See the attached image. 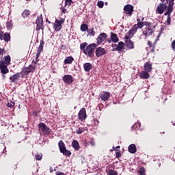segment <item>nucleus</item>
Wrapping results in <instances>:
<instances>
[{"label": "nucleus", "instance_id": "obj_41", "mask_svg": "<svg viewBox=\"0 0 175 175\" xmlns=\"http://www.w3.org/2000/svg\"><path fill=\"white\" fill-rule=\"evenodd\" d=\"M118 173L115 170H111L108 172V175H117Z\"/></svg>", "mask_w": 175, "mask_h": 175}, {"label": "nucleus", "instance_id": "obj_29", "mask_svg": "<svg viewBox=\"0 0 175 175\" xmlns=\"http://www.w3.org/2000/svg\"><path fill=\"white\" fill-rule=\"evenodd\" d=\"M58 146H59V148L60 150V152L63 151V150H65V148H66L65 147V144L64 143V141H62V140H60L59 142Z\"/></svg>", "mask_w": 175, "mask_h": 175}, {"label": "nucleus", "instance_id": "obj_34", "mask_svg": "<svg viewBox=\"0 0 175 175\" xmlns=\"http://www.w3.org/2000/svg\"><path fill=\"white\" fill-rule=\"evenodd\" d=\"M6 27L8 29H12V28H13V23H12V21H8L6 23Z\"/></svg>", "mask_w": 175, "mask_h": 175}, {"label": "nucleus", "instance_id": "obj_2", "mask_svg": "<svg viewBox=\"0 0 175 175\" xmlns=\"http://www.w3.org/2000/svg\"><path fill=\"white\" fill-rule=\"evenodd\" d=\"M10 55H8L4 57V60L0 61V70L3 75H6V73H9V69L8 68V66L10 64Z\"/></svg>", "mask_w": 175, "mask_h": 175}, {"label": "nucleus", "instance_id": "obj_9", "mask_svg": "<svg viewBox=\"0 0 175 175\" xmlns=\"http://www.w3.org/2000/svg\"><path fill=\"white\" fill-rule=\"evenodd\" d=\"M78 118L80 121H84L87 118V112L85 108H81L78 113Z\"/></svg>", "mask_w": 175, "mask_h": 175}, {"label": "nucleus", "instance_id": "obj_52", "mask_svg": "<svg viewBox=\"0 0 175 175\" xmlns=\"http://www.w3.org/2000/svg\"><path fill=\"white\" fill-rule=\"evenodd\" d=\"M113 150L115 151H118V148H120V146H117L116 148H114V147H113Z\"/></svg>", "mask_w": 175, "mask_h": 175}, {"label": "nucleus", "instance_id": "obj_51", "mask_svg": "<svg viewBox=\"0 0 175 175\" xmlns=\"http://www.w3.org/2000/svg\"><path fill=\"white\" fill-rule=\"evenodd\" d=\"M148 46H149V47H152V44L151 43V42H148Z\"/></svg>", "mask_w": 175, "mask_h": 175}, {"label": "nucleus", "instance_id": "obj_8", "mask_svg": "<svg viewBox=\"0 0 175 175\" xmlns=\"http://www.w3.org/2000/svg\"><path fill=\"white\" fill-rule=\"evenodd\" d=\"M144 17H138L137 18V26L138 27V28H139V29H142V28H143V27H146V25H147L148 22H144Z\"/></svg>", "mask_w": 175, "mask_h": 175}, {"label": "nucleus", "instance_id": "obj_26", "mask_svg": "<svg viewBox=\"0 0 175 175\" xmlns=\"http://www.w3.org/2000/svg\"><path fill=\"white\" fill-rule=\"evenodd\" d=\"M135 35V33L130 29L128 33L125 35L124 39H131V38H133V36Z\"/></svg>", "mask_w": 175, "mask_h": 175}, {"label": "nucleus", "instance_id": "obj_35", "mask_svg": "<svg viewBox=\"0 0 175 175\" xmlns=\"http://www.w3.org/2000/svg\"><path fill=\"white\" fill-rule=\"evenodd\" d=\"M83 132H85V128L79 127V128L77 130V135H81V133H83Z\"/></svg>", "mask_w": 175, "mask_h": 175}, {"label": "nucleus", "instance_id": "obj_4", "mask_svg": "<svg viewBox=\"0 0 175 175\" xmlns=\"http://www.w3.org/2000/svg\"><path fill=\"white\" fill-rule=\"evenodd\" d=\"M94 50H95V44H92L83 50V53L88 57H92L94 55Z\"/></svg>", "mask_w": 175, "mask_h": 175}, {"label": "nucleus", "instance_id": "obj_1", "mask_svg": "<svg viewBox=\"0 0 175 175\" xmlns=\"http://www.w3.org/2000/svg\"><path fill=\"white\" fill-rule=\"evenodd\" d=\"M44 45V42L40 41V45L37 51L36 60H33L31 65L24 68L23 71L25 72V73H31V72H35V69H36V64H38V61H39V57H40V54L43 51Z\"/></svg>", "mask_w": 175, "mask_h": 175}, {"label": "nucleus", "instance_id": "obj_59", "mask_svg": "<svg viewBox=\"0 0 175 175\" xmlns=\"http://www.w3.org/2000/svg\"><path fill=\"white\" fill-rule=\"evenodd\" d=\"M108 42L110 43V40H109Z\"/></svg>", "mask_w": 175, "mask_h": 175}, {"label": "nucleus", "instance_id": "obj_11", "mask_svg": "<svg viewBox=\"0 0 175 175\" xmlns=\"http://www.w3.org/2000/svg\"><path fill=\"white\" fill-rule=\"evenodd\" d=\"M107 38V34H106V33H100L97 38V44H102V43L106 40Z\"/></svg>", "mask_w": 175, "mask_h": 175}, {"label": "nucleus", "instance_id": "obj_18", "mask_svg": "<svg viewBox=\"0 0 175 175\" xmlns=\"http://www.w3.org/2000/svg\"><path fill=\"white\" fill-rule=\"evenodd\" d=\"M144 69L145 71L149 72L150 73V72H152V64H151V62H146L144 66Z\"/></svg>", "mask_w": 175, "mask_h": 175}, {"label": "nucleus", "instance_id": "obj_19", "mask_svg": "<svg viewBox=\"0 0 175 175\" xmlns=\"http://www.w3.org/2000/svg\"><path fill=\"white\" fill-rule=\"evenodd\" d=\"M116 49H118V51L119 54H121V53H122L124 49H125V44L124 43V42H122V41L119 42Z\"/></svg>", "mask_w": 175, "mask_h": 175}, {"label": "nucleus", "instance_id": "obj_27", "mask_svg": "<svg viewBox=\"0 0 175 175\" xmlns=\"http://www.w3.org/2000/svg\"><path fill=\"white\" fill-rule=\"evenodd\" d=\"M18 79H20V75L18 74H15L12 77H10V80H11L12 83H16Z\"/></svg>", "mask_w": 175, "mask_h": 175}, {"label": "nucleus", "instance_id": "obj_15", "mask_svg": "<svg viewBox=\"0 0 175 175\" xmlns=\"http://www.w3.org/2000/svg\"><path fill=\"white\" fill-rule=\"evenodd\" d=\"M0 39L1 40H5V42H9L10 40V34L5 33L2 36V31H0Z\"/></svg>", "mask_w": 175, "mask_h": 175}, {"label": "nucleus", "instance_id": "obj_16", "mask_svg": "<svg viewBox=\"0 0 175 175\" xmlns=\"http://www.w3.org/2000/svg\"><path fill=\"white\" fill-rule=\"evenodd\" d=\"M172 12H173V8H171V10H170V8H168L164 14L165 16H167V23L168 25H170V21H171L170 14H172Z\"/></svg>", "mask_w": 175, "mask_h": 175}, {"label": "nucleus", "instance_id": "obj_37", "mask_svg": "<svg viewBox=\"0 0 175 175\" xmlns=\"http://www.w3.org/2000/svg\"><path fill=\"white\" fill-rule=\"evenodd\" d=\"M88 33L90 35V36H95V31H94V28L88 30Z\"/></svg>", "mask_w": 175, "mask_h": 175}, {"label": "nucleus", "instance_id": "obj_33", "mask_svg": "<svg viewBox=\"0 0 175 175\" xmlns=\"http://www.w3.org/2000/svg\"><path fill=\"white\" fill-rule=\"evenodd\" d=\"M81 31H82V32H85V31H88V25L82 24L81 25Z\"/></svg>", "mask_w": 175, "mask_h": 175}, {"label": "nucleus", "instance_id": "obj_40", "mask_svg": "<svg viewBox=\"0 0 175 175\" xmlns=\"http://www.w3.org/2000/svg\"><path fill=\"white\" fill-rule=\"evenodd\" d=\"M97 6H98V8H103V6H105V3H103V1H98V3H97Z\"/></svg>", "mask_w": 175, "mask_h": 175}, {"label": "nucleus", "instance_id": "obj_39", "mask_svg": "<svg viewBox=\"0 0 175 175\" xmlns=\"http://www.w3.org/2000/svg\"><path fill=\"white\" fill-rule=\"evenodd\" d=\"M72 5V0H65V6H70Z\"/></svg>", "mask_w": 175, "mask_h": 175}, {"label": "nucleus", "instance_id": "obj_55", "mask_svg": "<svg viewBox=\"0 0 175 175\" xmlns=\"http://www.w3.org/2000/svg\"><path fill=\"white\" fill-rule=\"evenodd\" d=\"M53 168L51 167V168H50V172H51V173H53Z\"/></svg>", "mask_w": 175, "mask_h": 175}, {"label": "nucleus", "instance_id": "obj_3", "mask_svg": "<svg viewBox=\"0 0 175 175\" xmlns=\"http://www.w3.org/2000/svg\"><path fill=\"white\" fill-rule=\"evenodd\" d=\"M154 28H155V27H154L151 23L148 22L143 30V35L145 36H150V35H152V32H154Z\"/></svg>", "mask_w": 175, "mask_h": 175}, {"label": "nucleus", "instance_id": "obj_24", "mask_svg": "<svg viewBox=\"0 0 175 175\" xmlns=\"http://www.w3.org/2000/svg\"><path fill=\"white\" fill-rule=\"evenodd\" d=\"M111 42H113V43H118L119 39H118V36L114 33H111Z\"/></svg>", "mask_w": 175, "mask_h": 175}, {"label": "nucleus", "instance_id": "obj_57", "mask_svg": "<svg viewBox=\"0 0 175 175\" xmlns=\"http://www.w3.org/2000/svg\"><path fill=\"white\" fill-rule=\"evenodd\" d=\"M160 1H161V2H163V3L165 2V0H160Z\"/></svg>", "mask_w": 175, "mask_h": 175}, {"label": "nucleus", "instance_id": "obj_36", "mask_svg": "<svg viewBox=\"0 0 175 175\" xmlns=\"http://www.w3.org/2000/svg\"><path fill=\"white\" fill-rule=\"evenodd\" d=\"M139 29V27H137V25L135 24L133 26V27L131 29V30L134 33H136V32H137V29Z\"/></svg>", "mask_w": 175, "mask_h": 175}, {"label": "nucleus", "instance_id": "obj_43", "mask_svg": "<svg viewBox=\"0 0 175 175\" xmlns=\"http://www.w3.org/2000/svg\"><path fill=\"white\" fill-rule=\"evenodd\" d=\"M85 46H87V42L82 43L80 46L81 50H85Z\"/></svg>", "mask_w": 175, "mask_h": 175}, {"label": "nucleus", "instance_id": "obj_38", "mask_svg": "<svg viewBox=\"0 0 175 175\" xmlns=\"http://www.w3.org/2000/svg\"><path fill=\"white\" fill-rule=\"evenodd\" d=\"M42 157L43 155L42 154V153H38L37 154H36L35 158L36 161H41Z\"/></svg>", "mask_w": 175, "mask_h": 175}, {"label": "nucleus", "instance_id": "obj_42", "mask_svg": "<svg viewBox=\"0 0 175 175\" xmlns=\"http://www.w3.org/2000/svg\"><path fill=\"white\" fill-rule=\"evenodd\" d=\"M145 170L144 167H141L138 173H139V175H145Z\"/></svg>", "mask_w": 175, "mask_h": 175}, {"label": "nucleus", "instance_id": "obj_54", "mask_svg": "<svg viewBox=\"0 0 175 175\" xmlns=\"http://www.w3.org/2000/svg\"><path fill=\"white\" fill-rule=\"evenodd\" d=\"M62 13H64V14H65V13H67L66 9H65V8L63 9V10H62Z\"/></svg>", "mask_w": 175, "mask_h": 175}, {"label": "nucleus", "instance_id": "obj_47", "mask_svg": "<svg viewBox=\"0 0 175 175\" xmlns=\"http://www.w3.org/2000/svg\"><path fill=\"white\" fill-rule=\"evenodd\" d=\"M116 158H121V152H116Z\"/></svg>", "mask_w": 175, "mask_h": 175}, {"label": "nucleus", "instance_id": "obj_48", "mask_svg": "<svg viewBox=\"0 0 175 175\" xmlns=\"http://www.w3.org/2000/svg\"><path fill=\"white\" fill-rule=\"evenodd\" d=\"M134 126H136V128H140V123L139 122L135 123Z\"/></svg>", "mask_w": 175, "mask_h": 175}, {"label": "nucleus", "instance_id": "obj_14", "mask_svg": "<svg viewBox=\"0 0 175 175\" xmlns=\"http://www.w3.org/2000/svg\"><path fill=\"white\" fill-rule=\"evenodd\" d=\"M124 10L126 14H129V16H132V12H133V6L128 4L124 6Z\"/></svg>", "mask_w": 175, "mask_h": 175}, {"label": "nucleus", "instance_id": "obj_22", "mask_svg": "<svg viewBox=\"0 0 175 175\" xmlns=\"http://www.w3.org/2000/svg\"><path fill=\"white\" fill-rule=\"evenodd\" d=\"M83 69L85 72H90L92 69V64L91 63H85L83 64Z\"/></svg>", "mask_w": 175, "mask_h": 175}, {"label": "nucleus", "instance_id": "obj_5", "mask_svg": "<svg viewBox=\"0 0 175 175\" xmlns=\"http://www.w3.org/2000/svg\"><path fill=\"white\" fill-rule=\"evenodd\" d=\"M64 23H65L64 18H60L59 20L56 19L55 23L53 24V29L57 31H61Z\"/></svg>", "mask_w": 175, "mask_h": 175}, {"label": "nucleus", "instance_id": "obj_31", "mask_svg": "<svg viewBox=\"0 0 175 175\" xmlns=\"http://www.w3.org/2000/svg\"><path fill=\"white\" fill-rule=\"evenodd\" d=\"M60 152H62L64 155H66V157H70V155H72L70 151L66 150V148L63 149Z\"/></svg>", "mask_w": 175, "mask_h": 175}, {"label": "nucleus", "instance_id": "obj_12", "mask_svg": "<svg viewBox=\"0 0 175 175\" xmlns=\"http://www.w3.org/2000/svg\"><path fill=\"white\" fill-rule=\"evenodd\" d=\"M73 77H72V75H66L63 77V81L66 84H72V83H73Z\"/></svg>", "mask_w": 175, "mask_h": 175}, {"label": "nucleus", "instance_id": "obj_25", "mask_svg": "<svg viewBox=\"0 0 175 175\" xmlns=\"http://www.w3.org/2000/svg\"><path fill=\"white\" fill-rule=\"evenodd\" d=\"M129 151L131 152V154H135L136 152V145L132 144L129 146Z\"/></svg>", "mask_w": 175, "mask_h": 175}, {"label": "nucleus", "instance_id": "obj_23", "mask_svg": "<svg viewBox=\"0 0 175 175\" xmlns=\"http://www.w3.org/2000/svg\"><path fill=\"white\" fill-rule=\"evenodd\" d=\"M147 71H142L139 75V77L141 79H150V74Z\"/></svg>", "mask_w": 175, "mask_h": 175}, {"label": "nucleus", "instance_id": "obj_60", "mask_svg": "<svg viewBox=\"0 0 175 175\" xmlns=\"http://www.w3.org/2000/svg\"><path fill=\"white\" fill-rule=\"evenodd\" d=\"M158 38H159V36H158Z\"/></svg>", "mask_w": 175, "mask_h": 175}, {"label": "nucleus", "instance_id": "obj_10", "mask_svg": "<svg viewBox=\"0 0 175 175\" xmlns=\"http://www.w3.org/2000/svg\"><path fill=\"white\" fill-rule=\"evenodd\" d=\"M124 42L128 50H133V49H135V42L131 39H124Z\"/></svg>", "mask_w": 175, "mask_h": 175}, {"label": "nucleus", "instance_id": "obj_50", "mask_svg": "<svg viewBox=\"0 0 175 175\" xmlns=\"http://www.w3.org/2000/svg\"><path fill=\"white\" fill-rule=\"evenodd\" d=\"M117 46H118V44H113L111 45V47H113V49H116V48H117Z\"/></svg>", "mask_w": 175, "mask_h": 175}, {"label": "nucleus", "instance_id": "obj_7", "mask_svg": "<svg viewBox=\"0 0 175 175\" xmlns=\"http://www.w3.org/2000/svg\"><path fill=\"white\" fill-rule=\"evenodd\" d=\"M168 8L166 3H160L157 8L156 13H158V14H163L165 10H166V9L167 10Z\"/></svg>", "mask_w": 175, "mask_h": 175}, {"label": "nucleus", "instance_id": "obj_17", "mask_svg": "<svg viewBox=\"0 0 175 175\" xmlns=\"http://www.w3.org/2000/svg\"><path fill=\"white\" fill-rule=\"evenodd\" d=\"M100 98L101 100H104V101L107 100V99H109V98H110V92H103L100 94Z\"/></svg>", "mask_w": 175, "mask_h": 175}, {"label": "nucleus", "instance_id": "obj_46", "mask_svg": "<svg viewBox=\"0 0 175 175\" xmlns=\"http://www.w3.org/2000/svg\"><path fill=\"white\" fill-rule=\"evenodd\" d=\"M172 49L175 51V40L172 42Z\"/></svg>", "mask_w": 175, "mask_h": 175}, {"label": "nucleus", "instance_id": "obj_32", "mask_svg": "<svg viewBox=\"0 0 175 175\" xmlns=\"http://www.w3.org/2000/svg\"><path fill=\"white\" fill-rule=\"evenodd\" d=\"M29 14H31V12H29V10H25L22 13V16L23 17V18H25L28 17Z\"/></svg>", "mask_w": 175, "mask_h": 175}, {"label": "nucleus", "instance_id": "obj_45", "mask_svg": "<svg viewBox=\"0 0 175 175\" xmlns=\"http://www.w3.org/2000/svg\"><path fill=\"white\" fill-rule=\"evenodd\" d=\"M4 54H5V49L0 48V58H2Z\"/></svg>", "mask_w": 175, "mask_h": 175}, {"label": "nucleus", "instance_id": "obj_30", "mask_svg": "<svg viewBox=\"0 0 175 175\" xmlns=\"http://www.w3.org/2000/svg\"><path fill=\"white\" fill-rule=\"evenodd\" d=\"M166 3H168V8H170V10L173 9V6L174 5V0H166Z\"/></svg>", "mask_w": 175, "mask_h": 175}, {"label": "nucleus", "instance_id": "obj_49", "mask_svg": "<svg viewBox=\"0 0 175 175\" xmlns=\"http://www.w3.org/2000/svg\"><path fill=\"white\" fill-rule=\"evenodd\" d=\"M90 143V146H95V142H94V140L92 139Z\"/></svg>", "mask_w": 175, "mask_h": 175}, {"label": "nucleus", "instance_id": "obj_13", "mask_svg": "<svg viewBox=\"0 0 175 175\" xmlns=\"http://www.w3.org/2000/svg\"><path fill=\"white\" fill-rule=\"evenodd\" d=\"M107 51L106 49L105 48H102L100 46H99L98 48H97L96 49V55L97 57H102V55H105V54H106Z\"/></svg>", "mask_w": 175, "mask_h": 175}, {"label": "nucleus", "instance_id": "obj_6", "mask_svg": "<svg viewBox=\"0 0 175 175\" xmlns=\"http://www.w3.org/2000/svg\"><path fill=\"white\" fill-rule=\"evenodd\" d=\"M38 128L44 135H50V132H51V130L49 126H46L44 123H40L38 124Z\"/></svg>", "mask_w": 175, "mask_h": 175}, {"label": "nucleus", "instance_id": "obj_56", "mask_svg": "<svg viewBox=\"0 0 175 175\" xmlns=\"http://www.w3.org/2000/svg\"><path fill=\"white\" fill-rule=\"evenodd\" d=\"M2 29V26L0 25V31Z\"/></svg>", "mask_w": 175, "mask_h": 175}, {"label": "nucleus", "instance_id": "obj_44", "mask_svg": "<svg viewBox=\"0 0 175 175\" xmlns=\"http://www.w3.org/2000/svg\"><path fill=\"white\" fill-rule=\"evenodd\" d=\"M14 105L16 104L12 101L7 103L8 107H14Z\"/></svg>", "mask_w": 175, "mask_h": 175}, {"label": "nucleus", "instance_id": "obj_21", "mask_svg": "<svg viewBox=\"0 0 175 175\" xmlns=\"http://www.w3.org/2000/svg\"><path fill=\"white\" fill-rule=\"evenodd\" d=\"M72 146L75 149V151H79L80 149V145L79 144V142L76 139H74L72 142Z\"/></svg>", "mask_w": 175, "mask_h": 175}, {"label": "nucleus", "instance_id": "obj_58", "mask_svg": "<svg viewBox=\"0 0 175 175\" xmlns=\"http://www.w3.org/2000/svg\"><path fill=\"white\" fill-rule=\"evenodd\" d=\"M26 1H31V0H26Z\"/></svg>", "mask_w": 175, "mask_h": 175}, {"label": "nucleus", "instance_id": "obj_28", "mask_svg": "<svg viewBox=\"0 0 175 175\" xmlns=\"http://www.w3.org/2000/svg\"><path fill=\"white\" fill-rule=\"evenodd\" d=\"M73 61H75V59L73 58V57L69 56V57H67L64 59V64H72V63L73 62Z\"/></svg>", "mask_w": 175, "mask_h": 175}, {"label": "nucleus", "instance_id": "obj_20", "mask_svg": "<svg viewBox=\"0 0 175 175\" xmlns=\"http://www.w3.org/2000/svg\"><path fill=\"white\" fill-rule=\"evenodd\" d=\"M36 24L39 29L42 28V25H43V18H42V16L36 19Z\"/></svg>", "mask_w": 175, "mask_h": 175}, {"label": "nucleus", "instance_id": "obj_53", "mask_svg": "<svg viewBox=\"0 0 175 175\" xmlns=\"http://www.w3.org/2000/svg\"><path fill=\"white\" fill-rule=\"evenodd\" d=\"M112 51H118V49L116 48H113Z\"/></svg>", "mask_w": 175, "mask_h": 175}]
</instances>
